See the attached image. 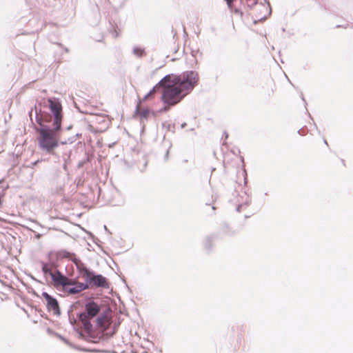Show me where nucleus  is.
Segmentation results:
<instances>
[{
	"mask_svg": "<svg viewBox=\"0 0 353 353\" xmlns=\"http://www.w3.org/2000/svg\"><path fill=\"white\" fill-rule=\"evenodd\" d=\"M197 81V74L192 72L181 76H165L159 82L163 87L162 101L170 106L177 104L194 88Z\"/></svg>",
	"mask_w": 353,
	"mask_h": 353,
	"instance_id": "f257e3e1",
	"label": "nucleus"
},
{
	"mask_svg": "<svg viewBox=\"0 0 353 353\" xmlns=\"http://www.w3.org/2000/svg\"><path fill=\"white\" fill-rule=\"evenodd\" d=\"M43 272L45 274H49L53 280L56 285H61L63 287L65 292L70 294H79V292L85 288L83 284L77 283L76 287L70 288V285L74 283L72 279L63 275L60 272H53L50 267L45 264L42 268Z\"/></svg>",
	"mask_w": 353,
	"mask_h": 353,
	"instance_id": "20e7f679",
	"label": "nucleus"
},
{
	"mask_svg": "<svg viewBox=\"0 0 353 353\" xmlns=\"http://www.w3.org/2000/svg\"><path fill=\"white\" fill-rule=\"evenodd\" d=\"M74 263L76 265L81 276L85 281V283L79 282L76 279H72L74 283L70 284V288L76 287L77 283L83 284L85 288L80 290L79 293L89 288H108L107 279L101 274L94 275L85 267V264L80 259H74Z\"/></svg>",
	"mask_w": 353,
	"mask_h": 353,
	"instance_id": "7ed1b4c3",
	"label": "nucleus"
},
{
	"mask_svg": "<svg viewBox=\"0 0 353 353\" xmlns=\"http://www.w3.org/2000/svg\"><path fill=\"white\" fill-rule=\"evenodd\" d=\"M258 10L260 13H264V15L261 16L259 21H265L271 14V8L269 5H261Z\"/></svg>",
	"mask_w": 353,
	"mask_h": 353,
	"instance_id": "0eeeda50",
	"label": "nucleus"
},
{
	"mask_svg": "<svg viewBox=\"0 0 353 353\" xmlns=\"http://www.w3.org/2000/svg\"><path fill=\"white\" fill-rule=\"evenodd\" d=\"M137 114L141 118L147 119L150 114V110L148 108H141V105L139 103L137 107Z\"/></svg>",
	"mask_w": 353,
	"mask_h": 353,
	"instance_id": "6e6552de",
	"label": "nucleus"
},
{
	"mask_svg": "<svg viewBox=\"0 0 353 353\" xmlns=\"http://www.w3.org/2000/svg\"><path fill=\"white\" fill-rule=\"evenodd\" d=\"M57 256L58 258L64 259L68 258L74 262V259H77L74 254H72L66 250H60L57 252Z\"/></svg>",
	"mask_w": 353,
	"mask_h": 353,
	"instance_id": "1a4fd4ad",
	"label": "nucleus"
},
{
	"mask_svg": "<svg viewBox=\"0 0 353 353\" xmlns=\"http://www.w3.org/2000/svg\"><path fill=\"white\" fill-rule=\"evenodd\" d=\"M43 296L47 301V307L49 311L53 312L54 314L59 312V305L57 301L50 296L48 293H43Z\"/></svg>",
	"mask_w": 353,
	"mask_h": 353,
	"instance_id": "423d86ee",
	"label": "nucleus"
},
{
	"mask_svg": "<svg viewBox=\"0 0 353 353\" xmlns=\"http://www.w3.org/2000/svg\"><path fill=\"white\" fill-rule=\"evenodd\" d=\"M100 311V307L96 303L92 301L85 305V310L79 316V319L85 327L88 330L91 328V324L89 321L90 319L96 316Z\"/></svg>",
	"mask_w": 353,
	"mask_h": 353,
	"instance_id": "39448f33",
	"label": "nucleus"
},
{
	"mask_svg": "<svg viewBox=\"0 0 353 353\" xmlns=\"http://www.w3.org/2000/svg\"><path fill=\"white\" fill-rule=\"evenodd\" d=\"M133 53L138 57H142L145 55V52L141 47H135L133 50Z\"/></svg>",
	"mask_w": 353,
	"mask_h": 353,
	"instance_id": "9d476101",
	"label": "nucleus"
},
{
	"mask_svg": "<svg viewBox=\"0 0 353 353\" xmlns=\"http://www.w3.org/2000/svg\"><path fill=\"white\" fill-rule=\"evenodd\" d=\"M49 108L54 115L53 129L46 128L43 124V120L39 115L37 121L41 125L37 128L39 134L37 137L39 147L48 153L54 154V150L59 146V137L57 132L60 130L63 114L61 104L56 100L48 99Z\"/></svg>",
	"mask_w": 353,
	"mask_h": 353,
	"instance_id": "f03ea898",
	"label": "nucleus"
},
{
	"mask_svg": "<svg viewBox=\"0 0 353 353\" xmlns=\"http://www.w3.org/2000/svg\"><path fill=\"white\" fill-rule=\"evenodd\" d=\"M161 86V84H159V83L156 85L152 90H150L143 98V100H148L149 99H150L153 94L157 92V90L159 88V87Z\"/></svg>",
	"mask_w": 353,
	"mask_h": 353,
	"instance_id": "9b49d317",
	"label": "nucleus"
}]
</instances>
